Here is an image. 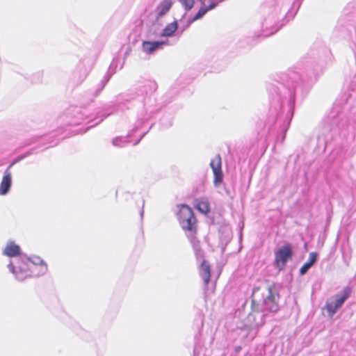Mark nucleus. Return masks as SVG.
I'll return each mask as SVG.
<instances>
[{"instance_id": "nucleus-10", "label": "nucleus", "mask_w": 356, "mask_h": 356, "mask_svg": "<svg viewBox=\"0 0 356 356\" xmlns=\"http://www.w3.org/2000/svg\"><path fill=\"white\" fill-rule=\"evenodd\" d=\"M172 6V0H162L155 9V15L153 21L154 24H159L161 17L165 16L170 10Z\"/></svg>"}, {"instance_id": "nucleus-1", "label": "nucleus", "mask_w": 356, "mask_h": 356, "mask_svg": "<svg viewBox=\"0 0 356 356\" xmlns=\"http://www.w3.org/2000/svg\"><path fill=\"white\" fill-rule=\"evenodd\" d=\"M9 271L12 273L17 281L22 282L29 277H38L47 271V266L44 261L37 256L26 258L24 256L21 262L13 264L12 261L8 264Z\"/></svg>"}, {"instance_id": "nucleus-2", "label": "nucleus", "mask_w": 356, "mask_h": 356, "mask_svg": "<svg viewBox=\"0 0 356 356\" xmlns=\"http://www.w3.org/2000/svg\"><path fill=\"white\" fill-rule=\"evenodd\" d=\"M296 86H286L283 83H278L277 86H271L269 88L270 95L280 103L282 108L288 106L289 111H293L296 95Z\"/></svg>"}, {"instance_id": "nucleus-11", "label": "nucleus", "mask_w": 356, "mask_h": 356, "mask_svg": "<svg viewBox=\"0 0 356 356\" xmlns=\"http://www.w3.org/2000/svg\"><path fill=\"white\" fill-rule=\"evenodd\" d=\"M157 89V84L155 81H149L144 86L140 87L137 90V97L138 102H143L144 98L149 94L156 91Z\"/></svg>"}, {"instance_id": "nucleus-23", "label": "nucleus", "mask_w": 356, "mask_h": 356, "mask_svg": "<svg viewBox=\"0 0 356 356\" xmlns=\"http://www.w3.org/2000/svg\"><path fill=\"white\" fill-rule=\"evenodd\" d=\"M150 117V113H139L138 115V121L136 122V127L134 128L133 131H136L140 125H142L146 120H147Z\"/></svg>"}, {"instance_id": "nucleus-27", "label": "nucleus", "mask_w": 356, "mask_h": 356, "mask_svg": "<svg viewBox=\"0 0 356 356\" xmlns=\"http://www.w3.org/2000/svg\"><path fill=\"white\" fill-rule=\"evenodd\" d=\"M186 10L191 9L194 5V0H179Z\"/></svg>"}, {"instance_id": "nucleus-30", "label": "nucleus", "mask_w": 356, "mask_h": 356, "mask_svg": "<svg viewBox=\"0 0 356 356\" xmlns=\"http://www.w3.org/2000/svg\"><path fill=\"white\" fill-rule=\"evenodd\" d=\"M148 131H149V129H147V130L145 131L146 134L148 132Z\"/></svg>"}, {"instance_id": "nucleus-8", "label": "nucleus", "mask_w": 356, "mask_h": 356, "mask_svg": "<svg viewBox=\"0 0 356 356\" xmlns=\"http://www.w3.org/2000/svg\"><path fill=\"white\" fill-rule=\"evenodd\" d=\"M202 6L199 9L197 14L189 21L188 25L192 22L202 18L207 12L214 9L218 4L222 0H199Z\"/></svg>"}, {"instance_id": "nucleus-13", "label": "nucleus", "mask_w": 356, "mask_h": 356, "mask_svg": "<svg viewBox=\"0 0 356 356\" xmlns=\"http://www.w3.org/2000/svg\"><path fill=\"white\" fill-rule=\"evenodd\" d=\"M168 40L161 41H144L143 42V50L147 54H152L158 49H162L163 46L168 44Z\"/></svg>"}, {"instance_id": "nucleus-22", "label": "nucleus", "mask_w": 356, "mask_h": 356, "mask_svg": "<svg viewBox=\"0 0 356 356\" xmlns=\"http://www.w3.org/2000/svg\"><path fill=\"white\" fill-rule=\"evenodd\" d=\"M293 113H287L282 124L280 126V129L283 132V136L281 138V142H283L285 139L286 133L288 129L289 128L291 121L293 118Z\"/></svg>"}, {"instance_id": "nucleus-20", "label": "nucleus", "mask_w": 356, "mask_h": 356, "mask_svg": "<svg viewBox=\"0 0 356 356\" xmlns=\"http://www.w3.org/2000/svg\"><path fill=\"white\" fill-rule=\"evenodd\" d=\"M178 29V23L177 21H174L171 23L168 24L165 28L162 30L160 33V36L161 37H170L174 35V33Z\"/></svg>"}, {"instance_id": "nucleus-14", "label": "nucleus", "mask_w": 356, "mask_h": 356, "mask_svg": "<svg viewBox=\"0 0 356 356\" xmlns=\"http://www.w3.org/2000/svg\"><path fill=\"white\" fill-rule=\"evenodd\" d=\"M10 167H8L4 171V175L0 184V195H6L10 188L12 184V175L10 170Z\"/></svg>"}, {"instance_id": "nucleus-24", "label": "nucleus", "mask_w": 356, "mask_h": 356, "mask_svg": "<svg viewBox=\"0 0 356 356\" xmlns=\"http://www.w3.org/2000/svg\"><path fill=\"white\" fill-rule=\"evenodd\" d=\"M129 141L127 140V138L122 137V136H118L113 139L112 144L113 146L117 147H124Z\"/></svg>"}, {"instance_id": "nucleus-18", "label": "nucleus", "mask_w": 356, "mask_h": 356, "mask_svg": "<svg viewBox=\"0 0 356 356\" xmlns=\"http://www.w3.org/2000/svg\"><path fill=\"white\" fill-rule=\"evenodd\" d=\"M318 258V254L312 252L309 253L308 261L300 269V274L305 275L309 269L316 263Z\"/></svg>"}, {"instance_id": "nucleus-5", "label": "nucleus", "mask_w": 356, "mask_h": 356, "mask_svg": "<svg viewBox=\"0 0 356 356\" xmlns=\"http://www.w3.org/2000/svg\"><path fill=\"white\" fill-rule=\"evenodd\" d=\"M77 116L76 118H81L83 121L81 122H74V124H89L86 128H85L81 133L86 132L89 129L97 125L99 123H100L106 117V115H102L101 116L97 118L96 115L97 113H90V115H86L85 117V113H76Z\"/></svg>"}, {"instance_id": "nucleus-9", "label": "nucleus", "mask_w": 356, "mask_h": 356, "mask_svg": "<svg viewBox=\"0 0 356 356\" xmlns=\"http://www.w3.org/2000/svg\"><path fill=\"white\" fill-rule=\"evenodd\" d=\"M277 299H278V295L276 294L270 287H268L266 290V295L264 299L265 309L270 312H277L279 308Z\"/></svg>"}, {"instance_id": "nucleus-3", "label": "nucleus", "mask_w": 356, "mask_h": 356, "mask_svg": "<svg viewBox=\"0 0 356 356\" xmlns=\"http://www.w3.org/2000/svg\"><path fill=\"white\" fill-rule=\"evenodd\" d=\"M350 288L346 287L343 291L336 294L332 298H330L326 302V309L327 312L331 316L334 314L350 296Z\"/></svg>"}, {"instance_id": "nucleus-17", "label": "nucleus", "mask_w": 356, "mask_h": 356, "mask_svg": "<svg viewBox=\"0 0 356 356\" xmlns=\"http://www.w3.org/2000/svg\"><path fill=\"white\" fill-rule=\"evenodd\" d=\"M194 207L200 212L204 214H207L209 212V204L208 200L206 197H201L195 199L194 201Z\"/></svg>"}, {"instance_id": "nucleus-21", "label": "nucleus", "mask_w": 356, "mask_h": 356, "mask_svg": "<svg viewBox=\"0 0 356 356\" xmlns=\"http://www.w3.org/2000/svg\"><path fill=\"white\" fill-rule=\"evenodd\" d=\"M188 238L191 241V243L193 246V250H194V252H195V254L197 259H202V261H203L204 260L203 259L204 252L200 248L199 241L197 240H196V238L194 236H190L189 234H188Z\"/></svg>"}, {"instance_id": "nucleus-29", "label": "nucleus", "mask_w": 356, "mask_h": 356, "mask_svg": "<svg viewBox=\"0 0 356 356\" xmlns=\"http://www.w3.org/2000/svg\"><path fill=\"white\" fill-rule=\"evenodd\" d=\"M143 213H144V211H143V210H142V211H140V216H141V218H143Z\"/></svg>"}, {"instance_id": "nucleus-16", "label": "nucleus", "mask_w": 356, "mask_h": 356, "mask_svg": "<svg viewBox=\"0 0 356 356\" xmlns=\"http://www.w3.org/2000/svg\"><path fill=\"white\" fill-rule=\"evenodd\" d=\"M200 275L204 281L205 287H207L211 277V269L209 264L205 260L202 261L200 268Z\"/></svg>"}, {"instance_id": "nucleus-7", "label": "nucleus", "mask_w": 356, "mask_h": 356, "mask_svg": "<svg viewBox=\"0 0 356 356\" xmlns=\"http://www.w3.org/2000/svg\"><path fill=\"white\" fill-rule=\"evenodd\" d=\"M3 254L9 257H15V260L11 261L14 265L18 264V262L20 263L24 257L21 253L20 247L12 241H10L7 243L5 248L3 250Z\"/></svg>"}, {"instance_id": "nucleus-4", "label": "nucleus", "mask_w": 356, "mask_h": 356, "mask_svg": "<svg viewBox=\"0 0 356 356\" xmlns=\"http://www.w3.org/2000/svg\"><path fill=\"white\" fill-rule=\"evenodd\" d=\"M292 257V248L290 245L282 246L275 252V264L279 270H282L286 262Z\"/></svg>"}, {"instance_id": "nucleus-12", "label": "nucleus", "mask_w": 356, "mask_h": 356, "mask_svg": "<svg viewBox=\"0 0 356 356\" xmlns=\"http://www.w3.org/2000/svg\"><path fill=\"white\" fill-rule=\"evenodd\" d=\"M179 224L181 228L186 232L187 236L189 234L190 236H195L197 226L196 218L194 216V213L192 214L191 218L183 219L182 221L179 222Z\"/></svg>"}, {"instance_id": "nucleus-6", "label": "nucleus", "mask_w": 356, "mask_h": 356, "mask_svg": "<svg viewBox=\"0 0 356 356\" xmlns=\"http://www.w3.org/2000/svg\"><path fill=\"white\" fill-rule=\"evenodd\" d=\"M210 167L213 173V184L216 187L220 186L223 180V173L222 172V161L220 154H217L211 160Z\"/></svg>"}, {"instance_id": "nucleus-28", "label": "nucleus", "mask_w": 356, "mask_h": 356, "mask_svg": "<svg viewBox=\"0 0 356 356\" xmlns=\"http://www.w3.org/2000/svg\"><path fill=\"white\" fill-rule=\"evenodd\" d=\"M146 134V132H144L142 136H140V138L137 140L134 143V145H136L139 143V142L140 141V140L144 137V136Z\"/></svg>"}, {"instance_id": "nucleus-19", "label": "nucleus", "mask_w": 356, "mask_h": 356, "mask_svg": "<svg viewBox=\"0 0 356 356\" xmlns=\"http://www.w3.org/2000/svg\"><path fill=\"white\" fill-rule=\"evenodd\" d=\"M179 210L177 213L179 222L182 221L183 219L191 218L193 211L192 209L186 204H181L179 206Z\"/></svg>"}, {"instance_id": "nucleus-26", "label": "nucleus", "mask_w": 356, "mask_h": 356, "mask_svg": "<svg viewBox=\"0 0 356 356\" xmlns=\"http://www.w3.org/2000/svg\"><path fill=\"white\" fill-rule=\"evenodd\" d=\"M32 154H33V150H29V151H27L26 152H25L24 154L18 156L13 161V162L10 163V165L8 167H10V169L15 163H18L19 161L23 160L24 159H25L28 156H29Z\"/></svg>"}, {"instance_id": "nucleus-25", "label": "nucleus", "mask_w": 356, "mask_h": 356, "mask_svg": "<svg viewBox=\"0 0 356 356\" xmlns=\"http://www.w3.org/2000/svg\"><path fill=\"white\" fill-rule=\"evenodd\" d=\"M161 124L163 128H168L172 124V120L170 115H165L161 119Z\"/></svg>"}, {"instance_id": "nucleus-15", "label": "nucleus", "mask_w": 356, "mask_h": 356, "mask_svg": "<svg viewBox=\"0 0 356 356\" xmlns=\"http://www.w3.org/2000/svg\"><path fill=\"white\" fill-rule=\"evenodd\" d=\"M350 88H346L342 90L334 103V109H343L345 104L350 97Z\"/></svg>"}]
</instances>
